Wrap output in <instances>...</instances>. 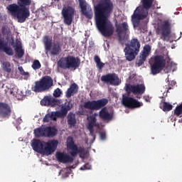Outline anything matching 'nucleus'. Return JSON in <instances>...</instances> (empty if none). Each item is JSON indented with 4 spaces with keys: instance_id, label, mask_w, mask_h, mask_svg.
I'll return each instance as SVG.
<instances>
[{
    "instance_id": "obj_24",
    "label": "nucleus",
    "mask_w": 182,
    "mask_h": 182,
    "mask_svg": "<svg viewBox=\"0 0 182 182\" xmlns=\"http://www.w3.org/2000/svg\"><path fill=\"white\" fill-rule=\"evenodd\" d=\"M0 50H3L6 55L9 56H14V50L12 48L8 46V43H5L4 40L0 38Z\"/></svg>"
},
{
    "instance_id": "obj_5",
    "label": "nucleus",
    "mask_w": 182,
    "mask_h": 182,
    "mask_svg": "<svg viewBox=\"0 0 182 182\" xmlns=\"http://www.w3.org/2000/svg\"><path fill=\"white\" fill-rule=\"evenodd\" d=\"M141 46L140 41L137 38H132L129 43L126 44L124 52L125 53V58L128 62H132V60L136 59V56L140 52Z\"/></svg>"
},
{
    "instance_id": "obj_29",
    "label": "nucleus",
    "mask_w": 182,
    "mask_h": 182,
    "mask_svg": "<svg viewBox=\"0 0 182 182\" xmlns=\"http://www.w3.org/2000/svg\"><path fill=\"white\" fill-rule=\"evenodd\" d=\"M50 120H56V117H55L53 112H52L51 113H48L43 119V122L44 123H49Z\"/></svg>"
},
{
    "instance_id": "obj_55",
    "label": "nucleus",
    "mask_w": 182,
    "mask_h": 182,
    "mask_svg": "<svg viewBox=\"0 0 182 182\" xmlns=\"http://www.w3.org/2000/svg\"><path fill=\"white\" fill-rule=\"evenodd\" d=\"M71 168H73V166H71Z\"/></svg>"
},
{
    "instance_id": "obj_44",
    "label": "nucleus",
    "mask_w": 182,
    "mask_h": 182,
    "mask_svg": "<svg viewBox=\"0 0 182 182\" xmlns=\"http://www.w3.org/2000/svg\"><path fill=\"white\" fill-rule=\"evenodd\" d=\"M61 95H62V92H53L54 97H60Z\"/></svg>"
},
{
    "instance_id": "obj_23",
    "label": "nucleus",
    "mask_w": 182,
    "mask_h": 182,
    "mask_svg": "<svg viewBox=\"0 0 182 182\" xmlns=\"http://www.w3.org/2000/svg\"><path fill=\"white\" fill-rule=\"evenodd\" d=\"M11 112L9 105L5 102H0V116L8 117V116H11Z\"/></svg>"
},
{
    "instance_id": "obj_49",
    "label": "nucleus",
    "mask_w": 182,
    "mask_h": 182,
    "mask_svg": "<svg viewBox=\"0 0 182 182\" xmlns=\"http://www.w3.org/2000/svg\"><path fill=\"white\" fill-rule=\"evenodd\" d=\"M133 93H134L135 95H143L144 92H133Z\"/></svg>"
},
{
    "instance_id": "obj_39",
    "label": "nucleus",
    "mask_w": 182,
    "mask_h": 182,
    "mask_svg": "<svg viewBox=\"0 0 182 182\" xmlns=\"http://www.w3.org/2000/svg\"><path fill=\"white\" fill-rule=\"evenodd\" d=\"M18 70H19L20 75H21L22 76H29V73L25 72L22 66L18 67Z\"/></svg>"
},
{
    "instance_id": "obj_46",
    "label": "nucleus",
    "mask_w": 182,
    "mask_h": 182,
    "mask_svg": "<svg viewBox=\"0 0 182 182\" xmlns=\"http://www.w3.org/2000/svg\"><path fill=\"white\" fill-rule=\"evenodd\" d=\"M75 92H66V97H70L72 96H73V95H75Z\"/></svg>"
},
{
    "instance_id": "obj_7",
    "label": "nucleus",
    "mask_w": 182,
    "mask_h": 182,
    "mask_svg": "<svg viewBox=\"0 0 182 182\" xmlns=\"http://www.w3.org/2000/svg\"><path fill=\"white\" fill-rule=\"evenodd\" d=\"M151 75H159L166 68V58L162 55L154 56L149 61Z\"/></svg>"
},
{
    "instance_id": "obj_31",
    "label": "nucleus",
    "mask_w": 182,
    "mask_h": 182,
    "mask_svg": "<svg viewBox=\"0 0 182 182\" xmlns=\"http://www.w3.org/2000/svg\"><path fill=\"white\" fill-rule=\"evenodd\" d=\"M54 113V117H55V119L57 117H60L61 119H63V117H66L68 114V112H66L65 109H63L61 108L60 111H58Z\"/></svg>"
},
{
    "instance_id": "obj_8",
    "label": "nucleus",
    "mask_w": 182,
    "mask_h": 182,
    "mask_svg": "<svg viewBox=\"0 0 182 182\" xmlns=\"http://www.w3.org/2000/svg\"><path fill=\"white\" fill-rule=\"evenodd\" d=\"M53 86V80L50 76H44L34 82L33 92H48Z\"/></svg>"
},
{
    "instance_id": "obj_13",
    "label": "nucleus",
    "mask_w": 182,
    "mask_h": 182,
    "mask_svg": "<svg viewBox=\"0 0 182 182\" xmlns=\"http://www.w3.org/2000/svg\"><path fill=\"white\" fill-rule=\"evenodd\" d=\"M61 14L65 25L70 26L73 22V18H75V9L70 6H66L63 7Z\"/></svg>"
},
{
    "instance_id": "obj_16",
    "label": "nucleus",
    "mask_w": 182,
    "mask_h": 182,
    "mask_svg": "<svg viewBox=\"0 0 182 182\" xmlns=\"http://www.w3.org/2000/svg\"><path fill=\"white\" fill-rule=\"evenodd\" d=\"M116 32L117 33L118 41H119V42L124 41V39H126V35L130 32L127 22L124 21L122 23L119 24L117 26Z\"/></svg>"
},
{
    "instance_id": "obj_48",
    "label": "nucleus",
    "mask_w": 182,
    "mask_h": 182,
    "mask_svg": "<svg viewBox=\"0 0 182 182\" xmlns=\"http://www.w3.org/2000/svg\"><path fill=\"white\" fill-rule=\"evenodd\" d=\"M165 87L167 89L166 92H168V90H171V89H173V86L171 85H166Z\"/></svg>"
},
{
    "instance_id": "obj_11",
    "label": "nucleus",
    "mask_w": 182,
    "mask_h": 182,
    "mask_svg": "<svg viewBox=\"0 0 182 182\" xmlns=\"http://www.w3.org/2000/svg\"><path fill=\"white\" fill-rule=\"evenodd\" d=\"M46 50L50 52V56H58L62 52V44L60 42L55 41L52 43V40L47 38L44 41Z\"/></svg>"
},
{
    "instance_id": "obj_36",
    "label": "nucleus",
    "mask_w": 182,
    "mask_h": 182,
    "mask_svg": "<svg viewBox=\"0 0 182 182\" xmlns=\"http://www.w3.org/2000/svg\"><path fill=\"white\" fill-rule=\"evenodd\" d=\"M61 109L65 110L68 113V112L72 109V105L70 104V102H65L64 105L62 106Z\"/></svg>"
},
{
    "instance_id": "obj_14",
    "label": "nucleus",
    "mask_w": 182,
    "mask_h": 182,
    "mask_svg": "<svg viewBox=\"0 0 182 182\" xmlns=\"http://www.w3.org/2000/svg\"><path fill=\"white\" fill-rule=\"evenodd\" d=\"M107 103H109V100L106 98H102L98 100L85 102L83 105V107H85V109H89L90 110H100V109L105 107Z\"/></svg>"
},
{
    "instance_id": "obj_4",
    "label": "nucleus",
    "mask_w": 182,
    "mask_h": 182,
    "mask_svg": "<svg viewBox=\"0 0 182 182\" xmlns=\"http://www.w3.org/2000/svg\"><path fill=\"white\" fill-rule=\"evenodd\" d=\"M59 141L56 139L50 140L48 142L42 141L41 139H33L31 146L34 151L49 156L56 150Z\"/></svg>"
},
{
    "instance_id": "obj_43",
    "label": "nucleus",
    "mask_w": 182,
    "mask_h": 182,
    "mask_svg": "<svg viewBox=\"0 0 182 182\" xmlns=\"http://www.w3.org/2000/svg\"><path fill=\"white\" fill-rule=\"evenodd\" d=\"M100 137L101 140H106V132H101L100 133Z\"/></svg>"
},
{
    "instance_id": "obj_17",
    "label": "nucleus",
    "mask_w": 182,
    "mask_h": 182,
    "mask_svg": "<svg viewBox=\"0 0 182 182\" xmlns=\"http://www.w3.org/2000/svg\"><path fill=\"white\" fill-rule=\"evenodd\" d=\"M101 81L104 83H109L112 86H119L120 85V79L116 73H108L101 77Z\"/></svg>"
},
{
    "instance_id": "obj_6",
    "label": "nucleus",
    "mask_w": 182,
    "mask_h": 182,
    "mask_svg": "<svg viewBox=\"0 0 182 182\" xmlns=\"http://www.w3.org/2000/svg\"><path fill=\"white\" fill-rule=\"evenodd\" d=\"M58 68L66 69H77L80 66V58L72 55L61 58L57 63Z\"/></svg>"
},
{
    "instance_id": "obj_18",
    "label": "nucleus",
    "mask_w": 182,
    "mask_h": 182,
    "mask_svg": "<svg viewBox=\"0 0 182 182\" xmlns=\"http://www.w3.org/2000/svg\"><path fill=\"white\" fill-rule=\"evenodd\" d=\"M78 1L82 15H85L87 19H92V18H93L92 7L87 4L86 0H78Z\"/></svg>"
},
{
    "instance_id": "obj_27",
    "label": "nucleus",
    "mask_w": 182,
    "mask_h": 182,
    "mask_svg": "<svg viewBox=\"0 0 182 182\" xmlns=\"http://www.w3.org/2000/svg\"><path fill=\"white\" fill-rule=\"evenodd\" d=\"M1 68L4 72H6V73H11L12 72V65H11V63L8 61L4 62Z\"/></svg>"
},
{
    "instance_id": "obj_22",
    "label": "nucleus",
    "mask_w": 182,
    "mask_h": 182,
    "mask_svg": "<svg viewBox=\"0 0 182 182\" xmlns=\"http://www.w3.org/2000/svg\"><path fill=\"white\" fill-rule=\"evenodd\" d=\"M125 91L126 92H145L146 91V86L144 84H137L132 85L131 84H126L125 85Z\"/></svg>"
},
{
    "instance_id": "obj_45",
    "label": "nucleus",
    "mask_w": 182,
    "mask_h": 182,
    "mask_svg": "<svg viewBox=\"0 0 182 182\" xmlns=\"http://www.w3.org/2000/svg\"><path fill=\"white\" fill-rule=\"evenodd\" d=\"M94 60H95V63L97 64V63H99V62H100V58H99L98 55H95Z\"/></svg>"
},
{
    "instance_id": "obj_57",
    "label": "nucleus",
    "mask_w": 182,
    "mask_h": 182,
    "mask_svg": "<svg viewBox=\"0 0 182 182\" xmlns=\"http://www.w3.org/2000/svg\"><path fill=\"white\" fill-rule=\"evenodd\" d=\"M33 182H36V181H33Z\"/></svg>"
},
{
    "instance_id": "obj_10",
    "label": "nucleus",
    "mask_w": 182,
    "mask_h": 182,
    "mask_svg": "<svg viewBox=\"0 0 182 182\" xmlns=\"http://www.w3.org/2000/svg\"><path fill=\"white\" fill-rule=\"evenodd\" d=\"M157 35L160 36V39L168 42L171 36V24L167 20L164 21L156 29Z\"/></svg>"
},
{
    "instance_id": "obj_26",
    "label": "nucleus",
    "mask_w": 182,
    "mask_h": 182,
    "mask_svg": "<svg viewBox=\"0 0 182 182\" xmlns=\"http://www.w3.org/2000/svg\"><path fill=\"white\" fill-rule=\"evenodd\" d=\"M14 50H15L16 55L18 58V59L23 58V55H25V50H23V49H22V46L16 45L15 46Z\"/></svg>"
},
{
    "instance_id": "obj_21",
    "label": "nucleus",
    "mask_w": 182,
    "mask_h": 182,
    "mask_svg": "<svg viewBox=\"0 0 182 182\" xmlns=\"http://www.w3.org/2000/svg\"><path fill=\"white\" fill-rule=\"evenodd\" d=\"M99 117L103 122L109 123V122H111V120L113 119V113L109 112L107 107H103L99 112Z\"/></svg>"
},
{
    "instance_id": "obj_47",
    "label": "nucleus",
    "mask_w": 182,
    "mask_h": 182,
    "mask_svg": "<svg viewBox=\"0 0 182 182\" xmlns=\"http://www.w3.org/2000/svg\"><path fill=\"white\" fill-rule=\"evenodd\" d=\"M144 100H145V102L150 103V97H149L148 95L144 96Z\"/></svg>"
},
{
    "instance_id": "obj_53",
    "label": "nucleus",
    "mask_w": 182,
    "mask_h": 182,
    "mask_svg": "<svg viewBox=\"0 0 182 182\" xmlns=\"http://www.w3.org/2000/svg\"><path fill=\"white\" fill-rule=\"evenodd\" d=\"M179 123H182V118L178 119Z\"/></svg>"
},
{
    "instance_id": "obj_1",
    "label": "nucleus",
    "mask_w": 182,
    "mask_h": 182,
    "mask_svg": "<svg viewBox=\"0 0 182 182\" xmlns=\"http://www.w3.org/2000/svg\"><path fill=\"white\" fill-rule=\"evenodd\" d=\"M114 4L112 0H100L94 6L95 19L98 31L102 36L109 38L114 33V26L109 18L112 16Z\"/></svg>"
},
{
    "instance_id": "obj_33",
    "label": "nucleus",
    "mask_w": 182,
    "mask_h": 182,
    "mask_svg": "<svg viewBox=\"0 0 182 182\" xmlns=\"http://www.w3.org/2000/svg\"><path fill=\"white\" fill-rule=\"evenodd\" d=\"M50 96L45 97L41 101V105L42 106H50Z\"/></svg>"
},
{
    "instance_id": "obj_56",
    "label": "nucleus",
    "mask_w": 182,
    "mask_h": 182,
    "mask_svg": "<svg viewBox=\"0 0 182 182\" xmlns=\"http://www.w3.org/2000/svg\"><path fill=\"white\" fill-rule=\"evenodd\" d=\"M6 1H12V0H6Z\"/></svg>"
},
{
    "instance_id": "obj_35",
    "label": "nucleus",
    "mask_w": 182,
    "mask_h": 182,
    "mask_svg": "<svg viewBox=\"0 0 182 182\" xmlns=\"http://www.w3.org/2000/svg\"><path fill=\"white\" fill-rule=\"evenodd\" d=\"M41 66L42 65H41V62H39L38 60H35L33 63L32 68L34 70H38V69H41Z\"/></svg>"
},
{
    "instance_id": "obj_50",
    "label": "nucleus",
    "mask_w": 182,
    "mask_h": 182,
    "mask_svg": "<svg viewBox=\"0 0 182 182\" xmlns=\"http://www.w3.org/2000/svg\"><path fill=\"white\" fill-rule=\"evenodd\" d=\"M54 92H60V89L56 88V89L54 90Z\"/></svg>"
},
{
    "instance_id": "obj_37",
    "label": "nucleus",
    "mask_w": 182,
    "mask_h": 182,
    "mask_svg": "<svg viewBox=\"0 0 182 182\" xmlns=\"http://www.w3.org/2000/svg\"><path fill=\"white\" fill-rule=\"evenodd\" d=\"M176 116H180L182 114V102L180 105L177 106L174 110Z\"/></svg>"
},
{
    "instance_id": "obj_2",
    "label": "nucleus",
    "mask_w": 182,
    "mask_h": 182,
    "mask_svg": "<svg viewBox=\"0 0 182 182\" xmlns=\"http://www.w3.org/2000/svg\"><path fill=\"white\" fill-rule=\"evenodd\" d=\"M17 4H9L7 9L10 15L17 19L19 23H23L31 16L29 8L26 6L32 4V0H17Z\"/></svg>"
},
{
    "instance_id": "obj_38",
    "label": "nucleus",
    "mask_w": 182,
    "mask_h": 182,
    "mask_svg": "<svg viewBox=\"0 0 182 182\" xmlns=\"http://www.w3.org/2000/svg\"><path fill=\"white\" fill-rule=\"evenodd\" d=\"M57 105H59V100L53 98V97H50V106H51V107H54V106H56Z\"/></svg>"
},
{
    "instance_id": "obj_28",
    "label": "nucleus",
    "mask_w": 182,
    "mask_h": 182,
    "mask_svg": "<svg viewBox=\"0 0 182 182\" xmlns=\"http://www.w3.org/2000/svg\"><path fill=\"white\" fill-rule=\"evenodd\" d=\"M88 125L87 127H90V129L95 127L96 126V122L97 119L95 115H91L88 118Z\"/></svg>"
},
{
    "instance_id": "obj_51",
    "label": "nucleus",
    "mask_w": 182,
    "mask_h": 182,
    "mask_svg": "<svg viewBox=\"0 0 182 182\" xmlns=\"http://www.w3.org/2000/svg\"><path fill=\"white\" fill-rule=\"evenodd\" d=\"M176 81H172L171 82V85H176Z\"/></svg>"
},
{
    "instance_id": "obj_34",
    "label": "nucleus",
    "mask_w": 182,
    "mask_h": 182,
    "mask_svg": "<svg viewBox=\"0 0 182 182\" xmlns=\"http://www.w3.org/2000/svg\"><path fill=\"white\" fill-rule=\"evenodd\" d=\"M77 90H79V86L77 85V84L74 82L70 85L67 92H77Z\"/></svg>"
},
{
    "instance_id": "obj_32",
    "label": "nucleus",
    "mask_w": 182,
    "mask_h": 182,
    "mask_svg": "<svg viewBox=\"0 0 182 182\" xmlns=\"http://www.w3.org/2000/svg\"><path fill=\"white\" fill-rule=\"evenodd\" d=\"M10 93L11 95H13L17 100H22L26 96L22 92H11Z\"/></svg>"
},
{
    "instance_id": "obj_40",
    "label": "nucleus",
    "mask_w": 182,
    "mask_h": 182,
    "mask_svg": "<svg viewBox=\"0 0 182 182\" xmlns=\"http://www.w3.org/2000/svg\"><path fill=\"white\" fill-rule=\"evenodd\" d=\"M92 168V166L90 165L89 163L85 164L83 166H82L80 170H90Z\"/></svg>"
},
{
    "instance_id": "obj_9",
    "label": "nucleus",
    "mask_w": 182,
    "mask_h": 182,
    "mask_svg": "<svg viewBox=\"0 0 182 182\" xmlns=\"http://www.w3.org/2000/svg\"><path fill=\"white\" fill-rule=\"evenodd\" d=\"M36 137H55L58 134V129L51 126H41L33 130Z\"/></svg>"
},
{
    "instance_id": "obj_41",
    "label": "nucleus",
    "mask_w": 182,
    "mask_h": 182,
    "mask_svg": "<svg viewBox=\"0 0 182 182\" xmlns=\"http://www.w3.org/2000/svg\"><path fill=\"white\" fill-rule=\"evenodd\" d=\"M87 129H88L89 132H90V134L92 136V139H96V135H95V129H93V128H90V127H87Z\"/></svg>"
},
{
    "instance_id": "obj_54",
    "label": "nucleus",
    "mask_w": 182,
    "mask_h": 182,
    "mask_svg": "<svg viewBox=\"0 0 182 182\" xmlns=\"http://www.w3.org/2000/svg\"><path fill=\"white\" fill-rule=\"evenodd\" d=\"M54 1H57V2H59V1H60V0H54Z\"/></svg>"
},
{
    "instance_id": "obj_12",
    "label": "nucleus",
    "mask_w": 182,
    "mask_h": 182,
    "mask_svg": "<svg viewBox=\"0 0 182 182\" xmlns=\"http://www.w3.org/2000/svg\"><path fill=\"white\" fill-rule=\"evenodd\" d=\"M131 93V92H127L122 95V103L123 106L128 109H138L139 107H141L143 102H140L137 100L130 97Z\"/></svg>"
},
{
    "instance_id": "obj_20",
    "label": "nucleus",
    "mask_w": 182,
    "mask_h": 182,
    "mask_svg": "<svg viewBox=\"0 0 182 182\" xmlns=\"http://www.w3.org/2000/svg\"><path fill=\"white\" fill-rule=\"evenodd\" d=\"M55 157L59 163H63V164H66V163H73L74 160L73 157L63 152H57Z\"/></svg>"
},
{
    "instance_id": "obj_19",
    "label": "nucleus",
    "mask_w": 182,
    "mask_h": 182,
    "mask_svg": "<svg viewBox=\"0 0 182 182\" xmlns=\"http://www.w3.org/2000/svg\"><path fill=\"white\" fill-rule=\"evenodd\" d=\"M150 52H151V46L149 45L144 46L143 50L140 53L139 58L136 61V65L139 67L141 66L146 62V59L150 55Z\"/></svg>"
},
{
    "instance_id": "obj_30",
    "label": "nucleus",
    "mask_w": 182,
    "mask_h": 182,
    "mask_svg": "<svg viewBox=\"0 0 182 182\" xmlns=\"http://www.w3.org/2000/svg\"><path fill=\"white\" fill-rule=\"evenodd\" d=\"M160 108L163 112H170L173 110V105L168 102H164L162 105L160 106Z\"/></svg>"
},
{
    "instance_id": "obj_3",
    "label": "nucleus",
    "mask_w": 182,
    "mask_h": 182,
    "mask_svg": "<svg viewBox=\"0 0 182 182\" xmlns=\"http://www.w3.org/2000/svg\"><path fill=\"white\" fill-rule=\"evenodd\" d=\"M154 0H141V6H138L132 16L134 28H139L140 21L149 16V9L153 6Z\"/></svg>"
},
{
    "instance_id": "obj_15",
    "label": "nucleus",
    "mask_w": 182,
    "mask_h": 182,
    "mask_svg": "<svg viewBox=\"0 0 182 182\" xmlns=\"http://www.w3.org/2000/svg\"><path fill=\"white\" fill-rule=\"evenodd\" d=\"M67 146L70 151V155L72 157H76L79 154V153H83L85 151V149L82 147H77V145L75 144V141H73V137L68 136L67 138Z\"/></svg>"
},
{
    "instance_id": "obj_25",
    "label": "nucleus",
    "mask_w": 182,
    "mask_h": 182,
    "mask_svg": "<svg viewBox=\"0 0 182 182\" xmlns=\"http://www.w3.org/2000/svg\"><path fill=\"white\" fill-rule=\"evenodd\" d=\"M67 122L70 127H75L76 125V117L73 112H70L67 117Z\"/></svg>"
},
{
    "instance_id": "obj_52",
    "label": "nucleus",
    "mask_w": 182,
    "mask_h": 182,
    "mask_svg": "<svg viewBox=\"0 0 182 182\" xmlns=\"http://www.w3.org/2000/svg\"><path fill=\"white\" fill-rule=\"evenodd\" d=\"M1 31H2V32L4 33V31H5V27H2V28H1Z\"/></svg>"
},
{
    "instance_id": "obj_42",
    "label": "nucleus",
    "mask_w": 182,
    "mask_h": 182,
    "mask_svg": "<svg viewBox=\"0 0 182 182\" xmlns=\"http://www.w3.org/2000/svg\"><path fill=\"white\" fill-rule=\"evenodd\" d=\"M96 65H97V68H98V69L100 70L103 69V68H105V63H102V61L97 63Z\"/></svg>"
}]
</instances>
